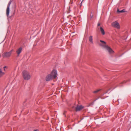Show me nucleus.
<instances>
[{
  "mask_svg": "<svg viewBox=\"0 0 131 131\" xmlns=\"http://www.w3.org/2000/svg\"><path fill=\"white\" fill-rule=\"evenodd\" d=\"M100 42L99 44L100 46L107 50L110 54H112L114 53V51L110 47L106 45L105 42L102 40H100Z\"/></svg>",
  "mask_w": 131,
  "mask_h": 131,
  "instance_id": "1",
  "label": "nucleus"
},
{
  "mask_svg": "<svg viewBox=\"0 0 131 131\" xmlns=\"http://www.w3.org/2000/svg\"><path fill=\"white\" fill-rule=\"evenodd\" d=\"M24 80H28L30 79L31 78V75L29 72L24 70L22 72Z\"/></svg>",
  "mask_w": 131,
  "mask_h": 131,
  "instance_id": "2",
  "label": "nucleus"
},
{
  "mask_svg": "<svg viewBox=\"0 0 131 131\" xmlns=\"http://www.w3.org/2000/svg\"><path fill=\"white\" fill-rule=\"evenodd\" d=\"M14 51V50L12 49L9 51L4 52L3 54V57L5 58L9 57Z\"/></svg>",
  "mask_w": 131,
  "mask_h": 131,
  "instance_id": "3",
  "label": "nucleus"
},
{
  "mask_svg": "<svg viewBox=\"0 0 131 131\" xmlns=\"http://www.w3.org/2000/svg\"><path fill=\"white\" fill-rule=\"evenodd\" d=\"M50 74L53 79H56L58 75L57 71L56 70H53Z\"/></svg>",
  "mask_w": 131,
  "mask_h": 131,
  "instance_id": "4",
  "label": "nucleus"
},
{
  "mask_svg": "<svg viewBox=\"0 0 131 131\" xmlns=\"http://www.w3.org/2000/svg\"><path fill=\"white\" fill-rule=\"evenodd\" d=\"M112 26L117 29H119L120 28L119 25V23L116 21L113 22L112 24Z\"/></svg>",
  "mask_w": 131,
  "mask_h": 131,
  "instance_id": "5",
  "label": "nucleus"
},
{
  "mask_svg": "<svg viewBox=\"0 0 131 131\" xmlns=\"http://www.w3.org/2000/svg\"><path fill=\"white\" fill-rule=\"evenodd\" d=\"M22 50V48L21 47H20L17 49L16 50V53L17 57L19 56Z\"/></svg>",
  "mask_w": 131,
  "mask_h": 131,
  "instance_id": "6",
  "label": "nucleus"
},
{
  "mask_svg": "<svg viewBox=\"0 0 131 131\" xmlns=\"http://www.w3.org/2000/svg\"><path fill=\"white\" fill-rule=\"evenodd\" d=\"M11 1H9L7 7L6 9V15L8 16L9 14V7L11 3Z\"/></svg>",
  "mask_w": 131,
  "mask_h": 131,
  "instance_id": "7",
  "label": "nucleus"
},
{
  "mask_svg": "<svg viewBox=\"0 0 131 131\" xmlns=\"http://www.w3.org/2000/svg\"><path fill=\"white\" fill-rule=\"evenodd\" d=\"M53 79L52 77L50 74H49L47 75L46 78V80L47 81H49Z\"/></svg>",
  "mask_w": 131,
  "mask_h": 131,
  "instance_id": "8",
  "label": "nucleus"
},
{
  "mask_svg": "<svg viewBox=\"0 0 131 131\" xmlns=\"http://www.w3.org/2000/svg\"><path fill=\"white\" fill-rule=\"evenodd\" d=\"M83 107L82 105H78L76 108V110L77 111H78L81 110Z\"/></svg>",
  "mask_w": 131,
  "mask_h": 131,
  "instance_id": "9",
  "label": "nucleus"
},
{
  "mask_svg": "<svg viewBox=\"0 0 131 131\" xmlns=\"http://www.w3.org/2000/svg\"><path fill=\"white\" fill-rule=\"evenodd\" d=\"M100 31L103 35H104L105 34V32L104 30L102 27L100 28Z\"/></svg>",
  "mask_w": 131,
  "mask_h": 131,
  "instance_id": "10",
  "label": "nucleus"
},
{
  "mask_svg": "<svg viewBox=\"0 0 131 131\" xmlns=\"http://www.w3.org/2000/svg\"><path fill=\"white\" fill-rule=\"evenodd\" d=\"M89 40L90 42L91 43H93V41L92 36H91L89 37Z\"/></svg>",
  "mask_w": 131,
  "mask_h": 131,
  "instance_id": "11",
  "label": "nucleus"
},
{
  "mask_svg": "<svg viewBox=\"0 0 131 131\" xmlns=\"http://www.w3.org/2000/svg\"><path fill=\"white\" fill-rule=\"evenodd\" d=\"M4 74V73L3 72L2 70L0 69V77H2Z\"/></svg>",
  "mask_w": 131,
  "mask_h": 131,
  "instance_id": "12",
  "label": "nucleus"
},
{
  "mask_svg": "<svg viewBox=\"0 0 131 131\" xmlns=\"http://www.w3.org/2000/svg\"><path fill=\"white\" fill-rule=\"evenodd\" d=\"M125 10L124 9H123L121 10H119L118 9H117V12L118 13H123L125 12Z\"/></svg>",
  "mask_w": 131,
  "mask_h": 131,
  "instance_id": "13",
  "label": "nucleus"
},
{
  "mask_svg": "<svg viewBox=\"0 0 131 131\" xmlns=\"http://www.w3.org/2000/svg\"><path fill=\"white\" fill-rule=\"evenodd\" d=\"M101 90L100 89L97 90L96 91H94L93 92V93H97L98 92H99V91H100Z\"/></svg>",
  "mask_w": 131,
  "mask_h": 131,
  "instance_id": "14",
  "label": "nucleus"
},
{
  "mask_svg": "<svg viewBox=\"0 0 131 131\" xmlns=\"http://www.w3.org/2000/svg\"><path fill=\"white\" fill-rule=\"evenodd\" d=\"M100 25V23H98L97 24L98 26H99Z\"/></svg>",
  "mask_w": 131,
  "mask_h": 131,
  "instance_id": "15",
  "label": "nucleus"
},
{
  "mask_svg": "<svg viewBox=\"0 0 131 131\" xmlns=\"http://www.w3.org/2000/svg\"><path fill=\"white\" fill-rule=\"evenodd\" d=\"M34 131H38L37 130H34Z\"/></svg>",
  "mask_w": 131,
  "mask_h": 131,
  "instance_id": "16",
  "label": "nucleus"
},
{
  "mask_svg": "<svg viewBox=\"0 0 131 131\" xmlns=\"http://www.w3.org/2000/svg\"><path fill=\"white\" fill-rule=\"evenodd\" d=\"M4 68H6V67H4Z\"/></svg>",
  "mask_w": 131,
  "mask_h": 131,
  "instance_id": "17",
  "label": "nucleus"
}]
</instances>
